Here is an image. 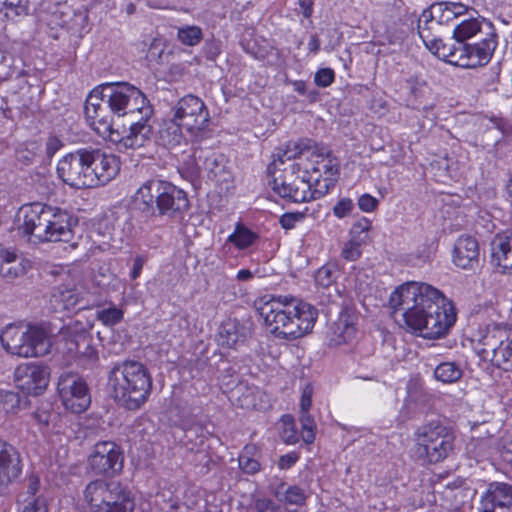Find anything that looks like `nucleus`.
<instances>
[{
    "label": "nucleus",
    "mask_w": 512,
    "mask_h": 512,
    "mask_svg": "<svg viewBox=\"0 0 512 512\" xmlns=\"http://www.w3.org/2000/svg\"><path fill=\"white\" fill-rule=\"evenodd\" d=\"M467 11L460 2L441 1L423 10L418 19V33L426 48L448 63L465 67H482L489 63L498 45L497 33L478 38L474 43L455 48L444 44V25Z\"/></svg>",
    "instance_id": "nucleus-1"
},
{
    "label": "nucleus",
    "mask_w": 512,
    "mask_h": 512,
    "mask_svg": "<svg viewBox=\"0 0 512 512\" xmlns=\"http://www.w3.org/2000/svg\"><path fill=\"white\" fill-rule=\"evenodd\" d=\"M395 317H402L408 328L427 339L444 336L456 321L450 302L436 288L426 283L408 282L390 296Z\"/></svg>",
    "instance_id": "nucleus-2"
},
{
    "label": "nucleus",
    "mask_w": 512,
    "mask_h": 512,
    "mask_svg": "<svg viewBox=\"0 0 512 512\" xmlns=\"http://www.w3.org/2000/svg\"><path fill=\"white\" fill-rule=\"evenodd\" d=\"M318 156L322 157L313 168L314 178L311 183V175L307 170L301 171L297 163H292L290 169H284L283 174L273 177L269 182L271 188L281 198L290 202L301 203L311 199H317L329 192L334 187L339 174V164L329 156V152L321 148Z\"/></svg>",
    "instance_id": "nucleus-3"
},
{
    "label": "nucleus",
    "mask_w": 512,
    "mask_h": 512,
    "mask_svg": "<svg viewBox=\"0 0 512 512\" xmlns=\"http://www.w3.org/2000/svg\"><path fill=\"white\" fill-rule=\"evenodd\" d=\"M257 311L270 332L286 340H295L310 333L318 317L314 306L288 296L260 301Z\"/></svg>",
    "instance_id": "nucleus-4"
},
{
    "label": "nucleus",
    "mask_w": 512,
    "mask_h": 512,
    "mask_svg": "<svg viewBox=\"0 0 512 512\" xmlns=\"http://www.w3.org/2000/svg\"><path fill=\"white\" fill-rule=\"evenodd\" d=\"M107 386L111 397L118 405L135 411L148 401L153 380L143 363L124 360L115 363L108 372Z\"/></svg>",
    "instance_id": "nucleus-5"
},
{
    "label": "nucleus",
    "mask_w": 512,
    "mask_h": 512,
    "mask_svg": "<svg viewBox=\"0 0 512 512\" xmlns=\"http://www.w3.org/2000/svg\"><path fill=\"white\" fill-rule=\"evenodd\" d=\"M453 431L439 423L430 422L415 432L414 456L421 464H437L454 453Z\"/></svg>",
    "instance_id": "nucleus-6"
},
{
    "label": "nucleus",
    "mask_w": 512,
    "mask_h": 512,
    "mask_svg": "<svg viewBox=\"0 0 512 512\" xmlns=\"http://www.w3.org/2000/svg\"><path fill=\"white\" fill-rule=\"evenodd\" d=\"M83 499L89 512H133L135 508L131 492L118 481H91Z\"/></svg>",
    "instance_id": "nucleus-7"
},
{
    "label": "nucleus",
    "mask_w": 512,
    "mask_h": 512,
    "mask_svg": "<svg viewBox=\"0 0 512 512\" xmlns=\"http://www.w3.org/2000/svg\"><path fill=\"white\" fill-rule=\"evenodd\" d=\"M104 96L114 115L128 117L129 121L141 116V119H150L153 108L145 94L137 87L127 82H114L102 84Z\"/></svg>",
    "instance_id": "nucleus-8"
},
{
    "label": "nucleus",
    "mask_w": 512,
    "mask_h": 512,
    "mask_svg": "<svg viewBox=\"0 0 512 512\" xmlns=\"http://www.w3.org/2000/svg\"><path fill=\"white\" fill-rule=\"evenodd\" d=\"M0 341L9 353L26 358L43 356L51 346L46 332L34 326L8 325L1 332Z\"/></svg>",
    "instance_id": "nucleus-9"
},
{
    "label": "nucleus",
    "mask_w": 512,
    "mask_h": 512,
    "mask_svg": "<svg viewBox=\"0 0 512 512\" xmlns=\"http://www.w3.org/2000/svg\"><path fill=\"white\" fill-rule=\"evenodd\" d=\"M461 4L467 8V11L453 19L449 24L444 25L442 36L449 34L450 28H453L452 37L449 39V42H444V44L457 48L467 44L473 38H483L496 33L495 27L489 20L481 17L473 7Z\"/></svg>",
    "instance_id": "nucleus-10"
},
{
    "label": "nucleus",
    "mask_w": 512,
    "mask_h": 512,
    "mask_svg": "<svg viewBox=\"0 0 512 512\" xmlns=\"http://www.w3.org/2000/svg\"><path fill=\"white\" fill-rule=\"evenodd\" d=\"M480 344L478 354L483 360H490L493 366L504 371L512 370L511 328L501 324L489 327Z\"/></svg>",
    "instance_id": "nucleus-11"
},
{
    "label": "nucleus",
    "mask_w": 512,
    "mask_h": 512,
    "mask_svg": "<svg viewBox=\"0 0 512 512\" xmlns=\"http://www.w3.org/2000/svg\"><path fill=\"white\" fill-rule=\"evenodd\" d=\"M57 391L65 408L72 413L84 412L91 403L88 386L77 373L63 372L58 379Z\"/></svg>",
    "instance_id": "nucleus-12"
},
{
    "label": "nucleus",
    "mask_w": 512,
    "mask_h": 512,
    "mask_svg": "<svg viewBox=\"0 0 512 512\" xmlns=\"http://www.w3.org/2000/svg\"><path fill=\"white\" fill-rule=\"evenodd\" d=\"M173 116L182 123L189 133H196L204 130L210 121L209 111L199 97L188 94L173 107Z\"/></svg>",
    "instance_id": "nucleus-13"
},
{
    "label": "nucleus",
    "mask_w": 512,
    "mask_h": 512,
    "mask_svg": "<svg viewBox=\"0 0 512 512\" xmlns=\"http://www.w3.org/2000/svg\"><path fill=\"white\" fill-rule=\"evenodd\" d=\"M85 154L87 169L90 171L89 188L106 185L119 173L120 161L115 155L92 147H86Z\"/></svg>",
    "instance_id": "nucleus-14"
},
{
    "label": "nucleus",
    "mask_w": 512,
    "mask_h": 512,
    "mask_svg": "<svg viewBox=\"0 0 512 512\" xmlns=\"http://www.w3.org/2000/svg\"><path fill=\"white\" fill-rule=\"evenodd\" d=\"M102 84L95 87L88 95L84 113L89 125L101 136L112 133L113 112L104 96Z\"/></svg>",
    "instance_id": "nucleus-15"
},
{
    "label": "nucleus",
    "mask_w": 512,
    "mask_h": 512,
    "mask_svg": "<svg viewBox=\"0 0 512 512\" xmlns=\"http://www.w3.org/2000/svg\"><path fill=\"white\" fill-rule=\"evenodd\" d=\"M85 148H79L63 156L57 164V175L67 185L81 189L89 188Z\"/></svg>",
    "instance_id": "nucleus-16"
},
{
    "label": "nucleus",
    "mask_w": 512,
    "mask_h": 512,
    "mask_svg": "<svg viewBox=\"0 0 512 512\" xmlns=\"http://www.w3.org/2000/svg\"><path fill=\"white\" fill-rule=\"evenodd\" d=\"M124 457L120 447L112 441H100L88 458L91 469L96 474L118 473L123 468Z\"/></svg>",
    "instance_id": "nucleus-17"
},
{
    "label": "nucleus",
    "mask_w": 512,
    "mask_h": 512,
    "mask_svg": "<svg viewBox=\"0 0 512 512\" xmlns=\"http://www.w3.org/2000/svg\"><path fill=\"white\" fill-rule=\"evenodd\" d=\"M48 216L44 242H66L75 247L73 227L77 220L68 211L53 206L48 209Z\"/></svg>",
    "instance_id": "nucleus-18"
},
{
    "label": "nucleus",
    "mask_w": 512,
    "mask_h": 512,
    "mask_svg": "<svg viewBox=\"0 0 512 512\" xmlns=\"http://www.w3.org/2000/svg\"><path fill=\"white\" fill-rule=\"evenodd\" d=\"M16 387L26 394H42L49 382V370L46 366L27 363L17 366L14 371Z\"/></svg>",
    "instance_id": "nucleus-19"
},
{
    "label": "nucleus",
    "mask_w": 512,
    "mask_h": 512,
    "mask_svg": "<svg viewBox=\"0 0 512 512\" xmlns=\"http://www.w3.org/2000/svg\"><path fill=\"white\" fill-rule=\"evenodd\" d=\"M50 205L35 202L23 205L17 214L19 227L24 234L44 242L45 225L48 219Z\"/></svg>",
    "instance_id": "nucleus-20"
},
{
    "label": "nucleus",
    "mask_w": 512,
    "mask_h": 512,
    "mask_svg": "<svg viewBox=\"0 0 512 512\" xmlns=\"http://www.w3.org/2000/svg\"><path fill=\"white\" fill-rule=\"evenodd\" d=\"M167 181L149 180L145 182L135 194V205L146 217H157L160 199L164 196Z\"/></svg>",
    "instance_id": "nucleus-21"
},
{
    "label": "nucleus",
    "mask_w": 512,
    "mask_h": 512,
    "mask_svg": "<svg viewBox=\"0 0 512 512\" xmlns=\"http://www.w3.org/2000/svg\"><path fill=\"white\" fill-rule=\"evenodd\" d=\"M163 191L164 196L160 199V206L157 216H165L172 219H180L188 211L190 202L184 190L168 182Z\"/></svg>",
    "instance_id": "nucleus-22"
},
{
    "label": "nucleus",
    "mask_w": 512,
    "mask_h": 512,
    "mask_svg": "<svg viewBox=\"0 0 512 512\" xmlns=\"http://www.w3.org/2000/svg\"><path fill=\"white\" fill-rule=\"evenodd\" d=\"M357 317L349 310H343L332 322L327 333L330 346H340L351 342L356 336Z\"/></svg>",
    "instance_id": "nucleus-23"
},
{
    "label": "nucleus",
    "mask_w": 512,
    "mask_h": 512,
    "mask_svg": "<svg viewBox=\"0 0 512 512\" xmlns=\"http://www.w3.org/2000/svg\"><path fill=\"white\" fill-rule=\"evenodd\" d=\"M479 244L469 235L460 236L453 249V263L462 269H474L479 263Z\"/></svg>",
    "instance_id": "nucleus-24"
},
{
    "label": "nucleus",
    "mask_w": 512,
    "mask_h": 512,
    "mask_svg": "<svg viewBox=\"0 0 512 512\" xmlns=\"http://www.w3.org/2000/svg\"><path fill=\"white\" fill-rule=\"evenodd\" d=\"M148 120L149 119H141V116L130 120L129 131L118 141L119 147L136 150L150 144L153 130L147 123Z\"/></svg>",
    "instance_id": "nucleus-25"
},
{
    "label": "nucleus",
    "mask_w": 512,
    "mask_h": 512,
    "mask_svg": "<svg viewBox=\"0 0 512 512\" xmlns=\"http://www.w3.org/2000/svg\"><path fill=\"white\" fill-rule=\"evenodd\" d=\"M21 469L19 452L11 444L0 440V486L18 478Z\"/></svg>",
    "instance_id": "nucleus-26"
},
{
    "label": "nucleus",
    "mask_w": 512,
    "mask_h": 512,
    "mask_svg": "<svg viewBox=\"0 0 512 512\" xmlns=\"http://www.w3.org/2000/svg\"><path fill=\"white\" fill-rule=\"evenodd\" d=\"M229 389V400L242 409H262L259 400L263 392L256 386H250L247 382H238L234 387L229 388V383H223Z\"/></svg>",
    "instance_id": "nucleus-27"
},
{
    "label": "nucleus",
    "mask_w": 512,
    "mask_h": 512,
    "mask_svg": "<svg viewBox=\"0 0 512 512\" xmlns=\"http://www.w3.org/2000/svg\"><path fill=\"white\" fill-rule=\"evenodd\" d=\"M481 505V512H496L500 508L512 510V486L498 482L490 484Z\"/></svg>",
    "instance_id": "nucleus-28"
},
{
    "label": "nucleus",
    "mask_w": 512,
    "mask_h": 512,
    "mask_svg": "<svg viewBox=\"0 0 512 512\" xmlns=\"http://www.w3.org/2000/svg\"><path fill=\"white\" fill-rule=\"evenodd\" d=\"M491 251L492 263L502 273L512 274V233L497 236L491 243Z\"/></svg>",
    "instance_id": "nucleus-29"
},
{
    "label": "nucleus",
    "mask_w": 512,
    "mask_h": 512,
    "mask_svg": "<svg viewBox=\"0 0 512 512\" xmlns=\"http://www.w3.org/2000/svg\"><path fill=\"white\" fill-rule=\"evenodd\" d=\"M93 339L86 332L76 334L68 341V350L83 360V365L93 366L98 360V352L93 347Z\"/></svg>",
    "instance_id": "nucleus-30"
},
{
    "label": "nucleus",
    "mask_w": 512,
    "mask_h": 512,
    "mask_svg": "<svg viewBox=\"0 0 512 512\" xmlns=\"http://www.w3.org/2000/svg\"><path fill=\"white\" fill-rule=\"evenodd\" d=\"M27 264L17 254L0 244V276L12 281L26 274Z\"/></svg>",
    "instance_id": "nucleus-31"
},
{
    "label": "nucleus",
    "mask_w": 512,
    "mask_h": 512,
    "mask_svg": "<svg viewBox=\"0 0 512 512\" xmlns=\"http://www.w3.org/2000/svg\"><path fill=\"white\" fill-rule=\"evenodd\" d=\"M183 125L174 116L171 119L163 120L157 132V141L167 148L179 146L184 140L182 132Z\"/></svg>",
    "instance_id": "nucleus-32"
},
{
    "label": "nucleus",
    "mask_w": 512,
    "mask_h": 512,
    "mask_svg": "<svg viewBox=\"0 0 512 512\" xmlns=\"http://www.w3.org/2000/svg\"><path fill=\"white\" fill-rule=\"evenodd\" d=\"M247 329L236 320L223 322L218 330L217 341L222 347L234 348L237 343L244 342Z\"/></svg>",
    "instance_id": "nucleus-33"
},
{
    "label": "nucleus",
    "mask_w": 512,
    "mask_h": 512,
    "mask_svg": "<svg viewBox=\"0 0 512 512\" xmlns=\"http://www.w3.org/2000/svg\"><path fill=\"white\" fill-rule=\"evenodd\" d=\"M315 150L319 149L316 143L310 139L289 142L282 153L278 154V159L274 160V162L268 166V172L270 174L274 173L275 170L279 169V165L284 164L285 160L295 159L301 156L305 151H312V153H315Z\"/></svg>",
    "instance_id": "nucleus-34"
},
{
    "label": "nucleus",
    "mask_w": 512,
    "mask_h": 512,
    "mask_svg": "<svg viewBox=\"0 0 512 512\" xmlns=\"http://www.w3.org/2000/svg\"><path fill=\"white\" fill-rule=\"evenodd\" d=\"M196 165L208 172L210 178H218L225 173L224 157L210 150H196L193 153Z\"/></svg>",
    "instance_id": "nucleus-35"
},
{
    "label": "nucleus",
    "mask_w": 512,
    "mask_h": 512,
    "mask_svg": "<svg viewBox=\"0 0 512 512\" xmlns=\"http://www.w3.org/2000/svg\"><path fill=\"white\" fill-rule=\"evenodd\" d=\"M464 375V370L460 363L455 361H443L436 365L433 376L436 381L443 384L458 383Z\"/></svg>",
    "instance_id": "nucleus-36"
},
{
    "label": "nucleus",
    "mask_w": 512,
    "mask_h": 512,
    "mask_svg": "<svg viewBox=\"0 0 512 512\" xmlns=\"http://www.w3.org/2000/svg\"><path fill=\"white\" fill-rule=\"evenodd\" d=\"M61 15L70 17V20H65V28L71 33L82 36L86 32L88 16L84 12H75L70 7L64 5V10H60Z\"/></svg>",
    "instance_id": "nucleus-37"
},
{
    "label": "nucleus",
    "mask_w": 512,
    "mask_h": 512,
    "mask_svg": "<svg viewBox=\"0 0 512 512\" xmlns=\"http://www.w3.org/2000/svg\"><path fill=\"white\" fill-rule=\"evenodd\" d=\"M275 497L286 504L302 505L306 500V495L303 489L298 486H289L286 488L285 483H281L274 491Z\"/></svg>",
    "instance_id": "nucleus-38"
},
{
    "label": "nucleus",
    "mask_w": 512,
    "mask_h": 512,
    "mask_svg": "<svg viewBox=\"0 0 512 512\" xmlns=\"http://www.w3.org/2000/svg\"><path fill=\"white\" fill-rule=\"evenodd\" d=\"M29 11V0H0V13L6 19L14 20L25 16Z\"/></svg>",
    "instance_id": "nucleus-39"
},
{
    "label": "nucleus",
    "mask_w": 512,
    "mask_h": 512,
    "mask_svg": "<svg viewBox=\"0 0 512 512\" xmlns=\"http://www.w3.org/2000/svg\"><path fill=\"white\" fill-rule=\"evenodd\" d=\"M53 301L63 310L74 308L79 300L74 288L58 286L52 294Z\"/></svg>",
    "instance_id": "nucleus-40"
},
{
    "label": "nucleus",
    "mask_w": 512,
    "mask_h": 512,
    "mask_svg": "<svg viewBox=\"0 0 512 512\" xmlns=\"http://www.w3.org/2000/svg\"><path fill=\"white\" fill-rule=\"evenodd\" d=\"M257 235L247 227L237 224L235 231L229 235L228 241L234 244L238 249L250 247L257 239Z\"/></svg>",
    "instance_id": "nucleus-41"
},
{
    "label": "nucleus",
    "mask_w": 512,
    "mask_h": 512,
    "mask_svg": "<svg viewBox=\"0 0 512 512\" xmlns=\"http://www.w3.org/2000/svg\"><path fill=\"white\" fill-rule=\"evenodd\" d=\"M254 445H246L239 455L238 462L240 469L246 474H255L260 471V463L257 459L252 457L255 451Z\"/></svg>",
    "instance_id": "nucleus-42"
},
{
    "label": "nucleus",
    "mask_w": 512,
    "mask_h": 512,
    "mask_svg": "<svg viewBox=\"0 0 512 512\" xmlns=\"http://www.w3.org/2000/svg\"><path fill=\"white\" fill-rule=\"evenodd\" d=\"M21 404V397L17 392L0 390V412L15 413Z\"/></svg>",
    "instance_id": "nucleus-43"
},
{
    "label": "nucleus",
    "mask_w": 512,
    "mask_h": 512,
    "mask_svg": "<svg viewBox=\"0 0 512 512\" xmlns=\"http://www.w3.org/2000/svg\"><path fill=\"white\" fill-rule=\"evenodd\" d=\"M300 422L302 426V439L306 444H311L315 440L316 423L313 416L307 412H300Z\"/></svg>",
    "instance_id": "nucleus-44"
},
{
    "label": "nucleus",
    "mask_w": 512,
    "mask_h": 512,
    "mask_svg": "<svg viewBox=\"0 0 512 512\" xmlns=\"http://www.w3.org/2000/svg\"><path fill=\"white\" fill-rule=\"evenodd\" d=\"M123 311L115 306L101 309L97 311V319L105 326H114L120 323L123 319Z\"/></svg>",
    "instance_id": "nucleus-45"
},
{
    "label": "nucleus",
    "mask_w": 512,
    "mask_h": 512,
    "mask_svg": "<svg viewBox=\"0 0 512 512\" xmlns=\"http://www.w3.org/2000/svg\"><path fill=\"white\" fill-rule=\"evenodd\" d=\"M281 421L283 424V430L281 433L282 439L287 444L297 443L299 441V436L293 417L291 415H283Z\"/></svg>",
    "instance_id": "nucleus-46"
},
{
    "label": "nucleus",
    "mask_w": 512,
    "mask_h": 512,
    "mask_svg": "<svg viewBox=\"0 0 512 512\" xmlns=\"http://www.w3.org/2000/svg\"><path fill=\"white\" fill-rule=\"evenodd\" d=\"M178 39L185 45L194 46L202 39V31L197 26H188L178 30Z\"/></svg>",
    "instance_id": "nucleus-47"
},
{
    "label": "nucleus",
    "mask_w": 512,
    "mask_h": 512,
    "mask_svg": "<svg viewBox=\"0 0 512 512\" xmlns=\"http://www.w3.org/2000/svg\"><path fill=\"white\" fill-rule=\"evenodd\" d=\"M337 278V270L332 266H322L319 268L315 275V282L317 285L328 288Z\"/></svg>",
    "instance_id": "nucleus-48"
},
{
    "label": "nucleus",
    "mask_w": 512,
    "mask_h": 512,
    "mask_svg": "<svg viewBox=\"0 0 512 512\" xmlns=\"http://www.w3.org/2000/svg\"><path fill=\"white\" fill-rule=\"evenodd\" d=\"M40 488V481L38 477L31 476L28 480L27 490L22 492L19 496V504H26L29 501L37 500V499H45L41 495H37Z\"/></svg>",
    "instance_id": "nucleus-49"
},
{
    "label": "nucleus",
    "mask_w": 512,
    "mask_h": 512,
    "mask_svg": "<svg viewBox=\"0 0 512 512\" xmlns=\"http://www.w3.org/2000/svg\"><path fill=\"white\" fill-rule=\"evenodd\" d=\"M371 221L365 217L356 221L351 229L350 236L352 239L364 242L367 237V232L371 229Z\"/></svg>",
    "instance_id": "nucleus-50"
},
{
    "label": "nucleus",
    "mask_w": 512,
    "mask_h": 512,
    "mask_svg": "<svg viewBox=\"0 0 512 512\" xmlns=\"http://www.w3.org/2000/svg\"><path fill=\"white\" fill-rule=\"evenodd\" d=\"M363 242L350 239L342 249V256L349 261H355L361 256L360 246Z\"/></svg>",
    "instance_id": "nucleus-51"
},
{
    "label": "nucleus",
    "mask_w": 512,
    "mask_h": 512,
    "mask_svg": "<svg viewBox=\"0 0 512 512\" xmlns=\"http://www.w3.org/2000/svg\"><path fill=\"white\" fill-rule=\"evenodd\" d=\"M335 79V73L331 68H321L319 69L314 76V82L318 87H328L330 86Z\"/></svg>",
    "instance_id": "nucleus-52"
},
{
    "label": "nucleus",
    "mask_w": 512,
    "mask_h": 512,
    "mask_svg": "<svg viewBox=\"0 0 512 512\" xmlns=\"http://www.w3.org/2000/svg\"><path fill=\"white\" fill-rule=\"evenodd\" d=\"M354 209V203L350 198H341L333 207V214L341 219L349 216Z\"/></svg>",
    "instance_id": "nucleus-53"
},
{
    "label": "nucleus",
    "mask_w": 512,
    "mask_h": 512,
    "mask_svg": "<svg viewBox=\"0 0 512 512\" xmlns=\"http://www.w3.org/2000/svg\"><path fill=\"white\" fill-rule=\"evenodd\" d=\"M304 219V213L295 212V213H285L283 214L279 222L282 228L289 230L295 227V224Z\"/></svg>",
    "instance_id": "nucleus-54"
},
{
    "label": "nucleus",
    "mask_w": 512,
    "mask_h": 512,
    "mask_svg": "<svg viewBox=\"0 0 512 512\" xmlns=\"http://www.w3.org/2000/svg\"><path fill=\"white\" fill-rule=\"evenodd\" d=\"M379 201L370 194H363L358 199V207L363 212H372L378 207Z\"/></svg>",
    "instance_id": "nucleus-55"
},
{
    "label": "nucleus",
    "mask_w": 512,
    "mask_h": 512,
    "mask_svg": "<svg viewBox=\"0 0 512 512\" xmlns=\"http://www.w3.org/2000/svg\"><path fill=\"white\" fill-rule=\"evenodd\" d=\"M21 505V512H48L46 499H37Z\"/></svg>",
    "instance_id": "nucleus-56"
},
{
    "label": "nucleus",
    "mask_w": 512,
    "mask_h": 512,
    "mask_svg": "<svg viewBox=\"0 0 512 512\" xmlns=\"http://www.w3.org/2000/svg\"><path fill=\"white\" fill-rule=\"evenodd\" d=\"M312 394L313 388L310 385H306L302 391L300 400V412L309 411L312 405Z\"/></svg>",
    "instance_id": "nucleus-57"
},
{
    "label": "nucleus",
    "mask_w": 512,
    "mask_h": 512,
    "mask_svg": "<svg viewBox=\"0 0 512 512\" xmlns=\"http://www.w3.org/2000/svg\"><path fill=\"white\" fill-rule=\"evenodd\" d=\"M254 508L257 512H275L274 502L268 498L255 499Z\"/></svg>",
    "instance_id": "nucleus-58"
},
{
    "label": "nucleus",
    "mask_w": 512,
    "mask_h": 512,
    "mask_svg": "<svg viewBox=\"0 0 512 512\" xmlns=\"http://www.w3.org/2000/svg\"><path fill=\"white\" fill-rule=\"evenodd\" d=\"M298 459H299V456L295 452H291V453L282 455L279 458L278 466L280 469H283V470L289 469L297 462Z\"/></svg>",
    "instance_id": "nucleus-59"
},
{
    "label": "nucleus",
    "mask_w": 512,
    "mask_h": 512,
    "mask_svg": "<svg viewBox=\"0 0 512 512\" xmlns=\"http://www.w3.org/2000/svg\"><path fill=\"white\" fill-rule=\"evenodd\" d=\"M145 261H146L145 258L141 255H137L134 258L133 267L130 272V277L133 280L137 279L140 276Z\"/></svg>",
    "instance_id": "nucleus-60"
},
{
    "label": "nucleus",
    "mask_w": 512,
    "mask_h": 512,
    "mask_svg": "<svg viewBox=\"0 0 512 512\" xmlns=\"http://www.w3.org/2000/svg\"><path fill=\"white\" fill-rule=\"evenodd\" d=\"M54 416V414H52L51 412H49L48 410H44V409H38L35 413H34V418L36 419V421L41 424V425H48L51 421V418Z\"/></svg>",
    "instance_id": "nucleus-61"
},
{
    "label": "nucleus",
    "mask_w": 512,
    "mask_h": 512,
    "mask_svg": "<svg viewBox=\"0 0 512 512\" xmlns=\"http://www.w3.org/2000/svg\"><path fill=\"white\" fill-rule=\"evenodd\" d=\"M62 146L61 141L57 137H50L46 143V153L53 156Z\"/></svg>",
    "instance_id": "nucleus-62"
},
{
    "label": "nucleus",
    "mask_w": 512,
    "mask_h": 512,
    "mask_svg": "<svg viewBox=\"0 0 512 512\" xmlns=\"http://www.w3.org/2000/svg\"><path fill=\"white\" fill-rule=\"evenodd\" d=\"M301 13L305 18H310L313 14L314 0H298Z\"/></svg>",
    "instance_id": "nucleus-63"
},
{
    "label": "nucleus",
    "mask_w": 512,
    "mask_h": 512,
    "mask_svg": "<svg viewBox=\"0 0 512 512\" xmlns=\"http://www.w3.org/2000/svg\"><path fill=\"white\" fill-rule=\"evenodd\" d=\"M501 458L504 462L512 465V443L505 445L501 452Z\"/></svg>",
    "instance_id": "nucleus-64"
}]
</instances>
